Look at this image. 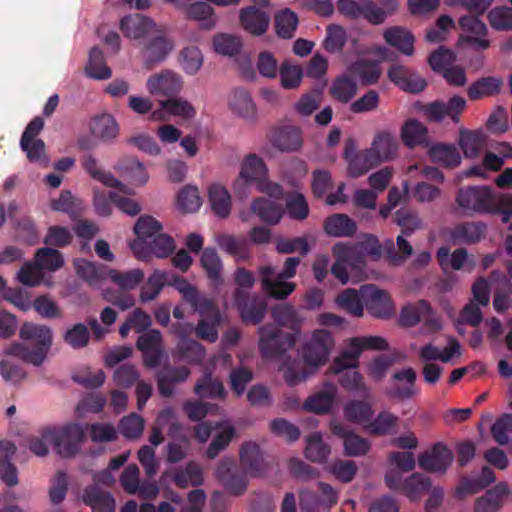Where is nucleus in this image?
<instances>
[{
  "instance_id": "nucleus-22",
  "label": "nucleus",
  "mask_w": 512,
  "mask_h": 512,
  "mask_svg": "<svg viewBox=\"0 0 512 512\" xmlns=\"http://www.w3.org/2000/svg\"><path fill=\"white\" fill-rule=\"evenodd\" d=\"M487 225L481 221L462 222L450 229V241L458 244H475L485 238Z\"/></svg>"
},
{
  "instance_id": "nucleus-49",
  "label": "nucleus",
  "mask_w": 512,
  "mask_h": 512,
  "mask_svg": "<svg viewBox=\"0 0 512 512\" xmlns=\"http://www.w3.org/2000/svg\"><path fill=\"white\" fill-rule=\"evenodd\" d=\"M344 415L348 421L365 427L373 418L374 411L370 404L361 400H352L345 406Z\"/></svg>"
},
{
  "instance_id": "nucleus-4",
  "label": "nucleus",
  "mask_w": 512,
  "mask_h": 512,
  "mask_svg": "<svg viewBox=\"0 0 512 512\" xmlns=\"http://www.w3.org/2000/svg\"><path fill=\"white\" fill-rule=\"evenodd\" d=\"M259 349L264 358H276L295 345V336L281 329L264 326L259 329Z\"/></svg>"
},
{
  "instance_id": "nucleus-40",
  "label": "nucleus",
  "mask_w": 512,
  "mask_h": 512,
  "mask_svg": "<svg viewBox=\"0 0 512 512\" xmlns=\"http://www.w3.org/2000/svg\"><path fill=\"white\" fill-rule=\"evenodd\" d=\"M167 283H169V272L159 269L154 270L141 287L140 301L146 303L156 299Z\"/></svg>"
},
{
  "instance_id": "nucleus-57",
  "label": "nucleus",
  "mask_w": 512,
  "mask_h": 512,
  "mask_svg": "<svg viewBox=\"0 0 512 512\" xmlns=\"http://www.w3.org/2000/svg\"><path fill=\"white\" fill-rule=\"evenodd\" d=\"M347 42L346 30L338 24H329L326 27V37L323 41L324 49L329 53H339Z\"/></svg>"
},
{
  "instance_id": "nucleus-29",
  "label": "nucleus",
  "mask_w": 512,
  "mask_h": 512,
  "mask_svg": "<svg viewBox=\"0 0 512 512\" xmlns=\"http://www.w3.org/2000/svg\"><path fill=\"white\" fill-rule=\"evenodd\" d=\"M503 87V80L499 77L486 76L477 79L467 89L470 100L476 101L483 98L493 97L500 93Z\"/></svg>"
},
{
  "instance_id": "nucleus-13",
  "label": "nucleus",
  "mask_w": 512,
  "mask_h": 512,
  "mask_svg": "<svg viewBox=\"0 0 512 512\" xmlns=\"http://www.w3.org/2000/svg\"><path fill=\"white\" fill-rule=\"evenodd\" d=\"M459 26L463 32L471 35H460L458 45L469 44L476 50H485L490 46L489 40L483 38L487 34V27L478 16H462Z\"/></svg>"
},
{
  "instance_id": "nucleus-19",
  "label": "nucleus",
  "mask_w": 512,
  "mask_h": 512,
  "mask_svg": "<svg viewBox=\"0 0 512 512\" xmlns=\"http://www.w3.org/2000/svg\"><path fill=\"white\" fill-rule=\"evenodd\" d=\"M389 79L402 90L410 93H419L425 89L427 83L415 71L402 65H393L388 70Z\"/></svg>"
},
{
  "instance_id": "nucleus-27",
  "label": "nucleus",
  "mask_w": 512,
  "mask_h": 512,
  "mask_svg": "<svg viewBox=\"0 0 512 512\" xmlns=\"http://www.w3.org/2000/svg\"><path fill=\"white\" fill-rule=\"evenodd\" d=\"M323 229L331 237H352L357 231V225L348 215L336 213L325 219Z\"/></svg>"
},
{
  "instance_id": "nucleus-33",
  "label": "nucleus",
  "mask_w": 512,
  "mask_h": 512,
  "mask_svg": "<svg viewBox=\"0 0 512 512\" xmlns=\"http://www.w3.org/2000/svg\"><path fill=\"white\" fill-rule=\"evenodd\" d=\"M15 452L16 447L12 442H0V469L3 471L1 478L3 482L9 487H13L18 484L17 468L14 464L11 463V459L13 458Z\"/></svg>"
},
{
  "instance_id": "nucleus-5",
  "label": "nucleus",
  "mask_w": 512,
  "mask_h": 512,
  "mask_svg": "<svg viewBox=\"0 0 512 512\" xmlns=\"http://www.w3.org/2000/svg\"><path fill=\"white\" fill-rule=\"evenodd\" d=\"M458 205L478 214L491 213L494 208V194L489 186H468L461 188L456 196Z\"/></svg>"
},
{
  "instance_id": "nucleus-2",
  "label": "nucleus",
  "mask_w": 512,
  "mask_h": 512,
  "mask_svg": "<svg viewBox=\"0 0 512 512\" xmlns=\"http://www.w3.org/2000/svg\"><path fill=\"white\" fill-rule=\"evenodd\" d=\"M41 434L63 458L78 454L85 436L83 427L78 423H68L61 427H45L41 429Z\"/></svg>"
},
{
  "instance_id": "nucleus-51",
  "label": "nucleus",
  "mask_w": 512,
  "mask_h": 512,
  "mask_svg": "<svg viewBox=\"0 0 512 512\" xmlns=\"http://www.w3.org/2000/svg\"><path fill=\"white\" fill-rule=\"evenodd\" d=\"M109 278L123 291H130L136 288L144 279L143 270L136 268L129 271L109 270Z\"/></svg>"
},
{
  "instance_id": "nucleus-44",
  "label": "nucleus",
  "mask_w": 512,
  "mask_h": 512,
  "mask_svg": "<svg viewBox=\"0 0 512 512\" xmlns=\"http://www.w3.org/2000/svg\"><path fill=\"white\" fill-rule=\"evenodd\" d=\"M275 32L281 39L294 37L299 24L298 15L289 8L278 11L274 17Z\"/></svg>"
},
{
  "instance_id": "nucleus-30",
  "label": "nucleus",
  "mask_w": 512,
  "mask_h": 512,
  "mask_svg": "<svg viewBox=\"0 0 512 512\" xmlns=\"http://www.w3.org/2000/svg\"><path fill=\"white\" fill-rule=\"evenodd\" d=\"M397 149V139L389 132H380L376 134L372 145L369 148V150L377 157L378 164L392 160L397 154Z\"/></svg>"
},
{
  "instance_id": "nucleus-62",
  "label": "nucleus",
  "mask_w": 512,
  "mask_h": 512,
  "mask_svg": "<svg viewBox=\"0 0 512 512\" xmlns=\"http://www.w3.org/2000/svg\"><path fill=\"white\" fill-rule=\"evenodd\" d=\"M360 356L359 349L353 344V340H350L349 347L343 350L338 357L335 358L331 365V369L334 373L340 374L344 370L350 368H356L358 366V359Z\"/></svg>"
},
{
  "instance_id": "nucleus-52",
  "label": "nucleus",
  "mask_w": 512,
  "mask_h": 512,
  "mask_svg": "<svg viewBox=\"0 0 512 512\" xmlns=\"http://www.w3.org/2000/svg\"><path fill=\"white\" fill-rule=\"evenodd\" d=\"M431 487V479L421 473H413L403 483V490L411 501L420 499Z\"/></svg>"
},
{
  "instance_id": "nucleus-31",
  "label": "nucleus",
  "mask_w": 512,
  "mask_h": 512,
  "mask_svg": "<svg viewBox=\"0 0 512 512\" xmlns=\"http://www.w3.org/2000/svg\"><path fill=\"white\" fill-rule=\"evenodd\" d=\"M240 462L244 469L252 476H259L265 470V463L259 446L254 442L242 444L240 449Z\"/></svg>"
},
{
  "instance_id": "nucleus-60",
  "label": "nucleus",
  "mask_w": 512,
  "mask_h": 512,
  "mask_svg": "<svg viewBox=\"0 0 512 512\" xmlns=\"http://www.w3.org/2000/svg\"><path fill=\"white\" fill-rule=\"evenodd\" d=\"M35 261L41 270L56 271L64 265L63 255L60 251L44 247L37 250Z\"/></svg>"
},
{
  "instance_id": "nucleus-1",
  "label": "nucleus",
  "mask_w": 512,
  "mask_h": 512,
  "mask_svg": "<svg viewBox=\"0 0 512 512\" xmlns=\"http://www.w3.org/2000/svg\"><path fill=\"white\" fill-rule=\"evenodd\" d=\"M20 338L35 344V348L30 349L21 343H12L5 353L16 356L34 366H40L46 359L47 353L52 345V331L45 325L33 323H24L20 328Z\"/></svg>"
},
{
  "instance_id": "nucleus-28",
  "label": "nucleus",
  "mask_w": 512,
  "mask_h": 512,
  "mask_svg": "<svg viewBox=\"0 0 512 512\" xmlns=\"http://www.w3.org/2000/svg\"><path fill=\"white\" fill-rule=\"evenodd\" d=\"M205 354L204 346L193 339L179 340L172 352L174 360L188 364H200Z\"/></svg>"
},
{
  "instance_id": "nucleus-35",
  "label": "nucleus",
  "mask_w": 512,
  "mask_h": 512,
  "mask_svg": "<svg viewBox=\"0 0 512 512\" xmlns=\"http://www.w3.org/2000/svg\"><path fill=\"white\" fill-rule=\"evenodd\" d=\"M251 210L261 221L275 225L283 216V208L279 203L270 199L259 197L253 200Z\"/></svg>"
},
{
  "instance_id": "nucleus-20",
  "label": "nucleus",
  "mask_w": 512,
  "mask_h": 512,
  "mask_svg": "<svg viewBox=\"0 0 512 512\" xmlns=\"http://www.w3.org/2000/svg\"><path fill=\"white\" fill-rule=\"evenodd\" d=\"M82 500L92 512H115L116 509L113 495L96 484L88 485L83 490Z\"/></svg>"
},
{
  "instance_id": "nucleus-54",
  "label": "nucleus",
  "mask_w": 512,
  "mask_h": 512,
  "mask_svg": "<svg viewBox=\"0 0 512 512\" xmlns=\"http://www.w3.org/2000/svg\"><path fill=\"white\" fill-rule=\"evenodd\" d=\"M503 165V157L493 152H486L483 157L482 163L471 166L468 170H466L465 176L487 178L488 172L499 171L501 170Z\"/></svg>"
},
{
  "instance_id": "nucleus-15",
  "label": "nucleus",
  "mask_w": 512,
  "mask_h": 512,
  "mask_svg": "<svg viewBox=\"0 0 512 512\" xmlns=\"http://www.w3.org/2000/svg\"><path fill=\"white\" fill-rule=\"evenodd\" d=\"M239 23L250 35H264L270 26V15L255 5L243 7L239 11Z\"/></svg>"
},
{
  "instance_id": "nucleus-16",
  "label": "nucleus",
  "mask_w": 512,
  "mask_h": 512,
  "mask_svg": "<svg viewBox=\"0 0 512 512\" xmlns=\"http://www.w3.org/2000/svg\"><path fill=\"white\" fill-rule=\"evenodd\" d=\"M261 276L262 289L267 295L274 299H286L296 288L295 283L280 280L278 276L273 278L276 274L275 268L268 266H261L258 269Z\"/></svg>"
},
{
  "instance_id": "nucleus-18",
  "label": "nucleus",
  "mask_w": 512,
  "mask_h": 512,
  "mask_svg": "<svg viewBox=\"0 0 512 512\" xmlns=\"http://www.w3.org/2000/svg\"><path fill=\"white\" fill-rule=\"evenodd\" d=\"M155 29H157L155 22L139 13L127 15L120 21V30L130 39H146Z\"/></svg>"
},
{
  "instance_id": "nucleus-38",
  "label": "nucleus",
  "mask_w": 512,
  "mask_h": 512,
  "mask_svg": "<svg viewBox=\"0 0 512 512\" xmlns=\"http://www.w3.org/2000/svg\"><path fill=\"white\" fill-rule=\"evenodd\" d=\"M218 244L222 250L240 260L251 257L250 241L246 237L223 234L218 237Z\"/></svg>"
},
{
  "instance_id": "nucleus-46",
  "label": "nucleus",
  "mask_w": 512,
  "mask_h": 512,
  "mask_svg": "<svg viewBox=\"0 0 512 512\" xmlns=\"http://www.w3.org/2000/svg\"><path fill=\"white\" fill-rule=\"evenodd\" d=\"M230 109L243 118H253L256 107L250 93L243 88L233 90L229 98Z\"/></svg>"
},
{
  "instance_id": "nucleus-50",
  "label": "nucleus",
  "mask_w": 512,
  "mask_h": 512,
  "mask_svg": "<svg viewBox=\"0 0 512 512\" xmlns=\"http://www.w3.org/2000/svg\"><path fill=\"white\" fill-rule=\"evenodd\" d=\"M399 382L405 381V384H398L393 389L391 396L399 399H409L416 393L415 381L416 373L412 368H406L398 371L393 376Z\"/></svg>"
},
{
  "instance_id": "nucleus-11",
  "label": "nucleus",
  "mask_w": 512,
  "mask_h": 512,
  "mask_svg": "<svg viewBox=\"0 0 512 512\" xmlns=\"http://www.w3.org/2000/svg\"><path fill=\"white\" fill-rule=\"evenodd\" d=\"M362 297L368 312L377 318H389L394 313L390 295L373 284L361 286Z\"/></svg>"
},
{
  "instance_id": "nucleus-55",
  "label": "nucleus",
  "mask_w": 512,
  "mask_h": 512,
  "mask_svg": "<svg viewBox=\"0 0 512 512\" xmlns=\"http://www.w3.org/2000/svg\"><path fill=\"white\" fill-rule=\"evenodd\" d=\"M352 72L363 85H372L378 82L381 69L376 61L359 60L352 66Z\"/></svg>"
},
{
  "instance_id": "nucleus-17",
  "label": "nucleus",
  "mask_w": 512,
  "mask_h": 512,
  "mask_svg": "<svg viewBox=\"0 0 512 512\" xmlns=\"http://www.w3.org/2000/svg\"><path fill=\"white\" fill-rule=\"evenodd\" d=\"M191 371L186 366H164L157 374L158 391L163 397H171L175 393V386L184 383Z\"/></svg>"
},
{
  "instance_id": "nucleus-53",
  "label": "nucleus",
  "mask_w": 512,
  "mask_h": 512,
  "mask_svg": "<svg viewBox=\"0 0 512 512\" xmlns=\"http://www.w3.org/2000/svg\"><path fill=\"white\" fill-rule=\"evenodd\" d=\"M484 144L485 138L481 132L460 128L459 145L466 157L478 156Z\"/></svg>"
},
{
  "instance_id": "nucleus-58",
  "label": "nucleus",
  "mask_w": 512,
  "mask_h": 512,
  "mask_svg": "<svg viewBox=\"0 0 512 512\" xmlns=\"http://www.w3.org/2000/svg\"><path fill=\"white\" fill-rule=\"evenodd\" d=\"M330 454V447L324 443L320 433H312L307 438L305 457L312 462H324Z\"/></svg>"
},
{
  "instance_id": "nucleus-23",
  "label": "nucleus",
  "mask_w": 512,
  "mask_h": 512,
  "mask_svg": "<svg viewBox=\"0 0 512 512\" xmlns=\"http://www.w3.org/2000/svg\"><path fill=\"white\" fill-rule=\"evenodd\" d=\"M332 432L343 439L345 455L351 457L364 456L371 448V443L341 424L334 425Z\"/></svg>"
},
{
  "instance_id": "nucleus-64",
  "label": "nucleus",
  "mask_w": 512,
  "mask_h": 512,
  "mask_svg": "<svg viewBox=\"0 0 512 512\" xmlns=\"http://www.w3.org/2000/svg\"><path fill=\"white\" fill-rule=\"evenodd\" d=\"M63 340L73 349H82L89 343L90 331L85 324L77 323L65 332Z\"/></svg>"
},
{
  "instance_id": "nucleus-25",
  "label": "nucleus",
  "mask_w": 512,
  "mask_h": 512,
  "mask_svg": "<svg viewBox=\"0 0 512 512\" xmlns=\"http://www.w3.org/2000/svg\"><path fill=\"white\" fill-rule=\"evenodd\" d=\"M383 38L387 44L402 54L407 56L413 55L415 38L406 28L402 26L389 27L384 30Z\"/></svg>"
},
{
  "instance_id": "nucleus-56",
  "label": "nucleus",
  "mask_w": 512,
  "mask_h": 512,
  "mask_svg": "<svg viewBox=\"0 0 512 512\" xmlns=\"http://www.w3.org/2000/svg\"><path fill=\"white\" fill-rule=\"evenodd\" d=\"M356 94L357 85L347 76L336 78L330 87V95L332 98L341 103H348Z\"/></svg>"
},
{
  "instance_id": "nucleus-6",
  "label": "nucleus",
  "mask_w": 512,
  "mask_h": 512,
  "mask_svg": "<svg viewBox=\"0 0 512 512\" xmlns=\"http://www.w3.org/2000/svg\"><path fill=\"white\" fill-rule=\"evenodd\" d=\"M334 347L331 333L324 329L315 330L308 342L302 348L304 362L311 367L324 365Z\"/></svg>"
},
{
  "instance_id": "nucleus-61",
  "label": "nucleus",
  "mask_w": 512,
  "mask_h": 512,
  "mask_svg": "<svg viewBox=\"0 0 512 512\" xmlns=\"http://www.w3.org/2000/svg\"><path fill=\"white\" fill-rule=\"evenodd\" d=\"M160 105L170 112V116H177L186 120L196 116L194 106L189 101L176 96L160 101Z\"/></svg>"
},
{
  "instance_id": "nucleus-42",
  "label": "nucleus",
  "mask_w": 512,
  "mask_h": 512,
  "mask_svg": "<svg viewBox=\"0 0 512 512\" xmlns=\"http://www.w3.org/2000/svg\"><path fill=\"white\" fill-rule=\"evenodd\" d=\"M239 174L250 182L259 185L267 179L268 169L262 158L256 154H249L243 160Z\"/></svg>"
},
{
  "instance_id": "nucleus-10",
  "label": "nucleus",
  "mask_w": 512,
  "mask_h": 512,
  "mask_svg": "<svg viewBox=\"0 0 512 512\" xmlns=\"http://www.w3.org/2000/svg\"><path fill=\"white\" fill-rule=\"evenodd\" d=\"M131 249L137 259L147 261L152 255L168 257L175 249V242L171 236L159 232L147 241L134 240Z\"/></svg>"
},
{
  "instance_id": "nucleus-48",
  "label": "nucleus",
  "mask_w": 512,
  "mask_h": 512,
  "mask_svg": "<svg viewBox=\"0 0 512 512\" xmlns=\"http://www.w3.org/2000/svg\"><path fill=\"white\" fill-rule=\"evenodd\" d=\"M337 304L353 316L360 317L363 315L364 299L362 297L361 288L359 290L347 288L342 291L336 298Z\"/></svg>"
},
{
  "instance_id": "nucleus-24",
  "label": "nucleus",
  "mask_w": 512,
  "mask_h": 512,
  "mask_svg": "<svg viewBox=\"0 0 512 512\" xmlns=\"http://www.w3.org/2000/svg\"><path fill=\"white\" fill-rule=\"evenodd\" d=\"M273 147L282 152H293L302 146L300 129L294 126H284L274 129L270 136Z\"/></svg>"
},
{
  "instance_id": "nucleus-26",
  "label": "nucleus",
  "mask_w": 512,
  "mask_h": 512,
  "mask_svg": "<svg viewBox=\"0 0 512 512\" xmlns=\"http://www.w3.org/2000/svg\"><path fill=\"white\" fill-rule=\"evenodd\" d=\"M383 7H379L373 0H363L361 17L372 25L384 23L389 15L398 8L396 0H380Z\"/></svg>"
},
{
  "instance_id": "nucleus-32",
  "label": "nucleus",
  "mask_w": 512,
  "mask_h": 512,
  "mask_svg": "<svg viewBox=\"0 0 512 512\" xmlns=\"http://www.w3.org/2000/svg\"><path fill=\"white\" fill-rule=\"evenodd\" d=\"M82 168L94 180L103 183L106 186L114 187L126 193L125 186L116 179L110 172L103 171L98 164V160L92 154H85L80 159Z\"/></svg>"
},
{
  "instance_id": "nucleus-12",
  "label": "nucleus",
  "mask_w": 512,
  "mask_h": 512,
  "mask_svg": "<svg viewBox=\"0 0 512 512\" xmlns=\"http://www.w3.org/2000/svg\"><path fill=\"white\" fill-rule=\"evenodd\" d=\"M136 347L143 354V364L147 368L157 367L163 356V337L159 330L149 329L142 332Z\"/></svg>"
},
{
  "instance_id": "nucleus-59",
  "label": "nucleus",
  "mask_w": 512,
  "mask_h": 512,
  "mask_svg": "<svg viewBox=\"0 0 512 512\" xmlns=\"http://www.w3.org/2000/svg\"><path fill=\"white\" fill-rule=\"evenodd\" d=\"M185 15L188 19L202 21L204 29H211L215 25L213 8L206 2H195L185 8Z\"/></svg>"
},
{
  "instance_id": "nucleus-36",
  "label": "nucleus",
  "mask_w": 512,
  "mask_h": 512,
  "mask_svg": "<svg viewBox=\"0 0 512 512\" xmlns=\"http://www.w3.org/2000/svg\"><path fill=\"white\" fill-rule=\"evenodd\" d=\"M93 136L104 142L114 140L119 133V126L115 118L110 114H102L94 117L90 123Z\"/></svg>"
},
{
  "instance_id": "nucleus-45",
  "label": "nucleus",
  "mask_w": 512,
  "mask_h": 512,
  "mask_svg": "<svg viewBox=\"0 0 512 512\" xmlns=\"http://www.w3.org/2000/svg\"><path fill=\"white\" fill-rule=\"evenodd\" d=\"M194 392L202 399L224 398L226 391L223 383L213 378L211 373H205L195 384Z\"/></svg>"
},
{
  "instance_id": "nucleus-3",
  "label": "nucleus",
  "mask_w": 512,
  "mask_h": 512,
  "mask_svg": "<svg viewBox=\"0 0 512 512\" xmlns=\"http://www.w3.org/2000/svg\"><path fill=\"white\" fill-rule=\"evenodd\" d=\"M215 477L231 495L240 496L247 490V475L232 457H223L218 462Z\"/></svg>"
},
{
  "instance_id": "nucleus-14",
  "label": "nucleus",
  "mask_w": 512,
  "mask_h": 512,
  "mask_svg": "<svg viewBox=\"0 0 512 512\" xmlns=\"http://www.w3.org/2000/svg\"><path fill=\"white\" fill-rule=\"evenodd\" d=\"M147 90L152 95H161L171 98L180 93L183 87V81L180 75L171 71L164 70L153 74L147 79Z\"/></svg>"
},
{
  "instance_id": "nucleus-39",
  "label": "nucleus",
  "mask_w": 512,
  "mask_h": 512,
  "mask_svg": "<svg viewBox=\"0 0 512 512\" xmlns=\"http://www.w3.org/2000/svg\"><path fill=\"white\" fill-rule=\"evenodd\" d=\"M401 138L403 143L409 148L427 145L428 131L426 126L418 120L409 119L401 129Z\"/></svg>"
},
{
  "instance_id": "nucleus-47",
  "label": "nucleus",
  "mask_w": 512,
  "mask_h": 512,
  "mask_svg": "<svg viewBox=\"0 0 512 512\" xmlns=\"http://www.w3.org/2000/svg\"><path fill=\"white\" fill-rule=\"evenodd\" d=\"M200 263L207 277L214 285L222 284V261L215 248H205L202 252Z\"/></svg>"
},
{
  "instance_id": "nucleus-34",
  "label": "nucleus",
  "mask_w": 512,
  "mask_h": 512,
  "mask_svg": "<svg viewBox=\"0 0 512 512\" xmlns=\"http://www.w3.org/2000/svg\"><path fill=\"white\" fill-rule=\"evenodd\" d=\"M448 457L447 448L441 443H436L430 450L421 453L418 457V465L425 471H444Z\"/></svg>"
},
{
  "instance_id": "nucleus-8",
  "label": "nucleus",
  "mask_w": 512,
  "mask_h": 512,
  "mask_svg": "<svg viewBox=\"0 0 512 512\" xmlns=\"http://www.w3.org/2000/svg\"><path fill=\"white\" fill-rule=\"evenodd\" d=\"M173 42L160 30L155 29L145 39L141 49L143 64L147 69H152L163 62L173 50Z\"/></svg>"
},
{
  "instance_id": "nucleus-9",
  "label": "nucleus",
  "mask_w": 512,
  "mask_h": 512,
  "mask_svg": "<svg viewBox=\"0 0 512 512\" xmlns=\"http://www.w3.org/2000/svg\"><path fill=\"white\" fill-rule=\"evenodd\" d=\"M343 157L347 161V173L351 178H358L379 165L377 157L369 148L356 151V142L353 138L345 141Z\"/></svg>"
},
{
  "instance_id": "nucleus-63",
  "label": "nucleus",
  "mask_w": 512,
  "mask_h": 512,
  "mask_svg": "<svg viewBox=\"0 0 512 512\" xmlns=\"http://www.w3.org/2000/svg\"><path fill=\"white\" fill-rule=\"evenodd\" d=\"M490 26L497 31L512 30V8L499 6L491 9L487 14Z\"/></svg>"
},
{
  "instance_id": "nucleus-41",
  "label": "nucleus",
  "mask_w": 512,
  "mask_h": 512,
  "mask_svg": "<svg viewBox=\"0 0 512 512\" xmlns=\"http://www.w3.org/2000/svg\"><path fill=\"white\" fill-rule=\"evenodd\" d=\"M430 313V304L425 300H420L415 304H409L402 308L399 322L404 327H413L421 320L429 321Z\"/></svg>"
},
{
  "instance_id": "nucleus-7",
  "label": "nucleus",
  "mask_w": 512,
  "mask_h": 512,
  "mask_svg": "<svg viewBox=\"0 0 512 512\" xmlns=\"http://www.w3.org/2000/svg\"><path fill=\"white\" fill-rule=\"evenodd\" d=\"M233 302L245 324L257 325L266 315L267 302L258 294L251 295L245 290L235 289Z\"/></svg>"
},
{
  "instance_id": "nucleus-37",
  "label": "nucleus",
  "mask_w": 512,
  "mask_h": 512,
  "mask_svg": "<svg viewBox=\"0 0 512 512\" xmlns=\"http://www.w3.org/2000/svg\"><path fill=\"white\" fill-rule=\"evenodd\" d=\"M399 418L388 412H380L374 419H371L365 426L367 433L374 436H386L396 434L398 431Z\"/></svg>"
},
{
  "instance_id": "nucleus-43",
  "label": "nucleus",
  "mask_w": 512,
  "mask_h": 512,
  "mask_svg": "<svg viewBox=\"0 0 512 512\" xmlns=\"http://www.w3.org/2000/svg\"><path fill=\"white\" fill-rule=\"evenodd\" d=\"M208 198L212 211L220 218H227L231 212V197L225 187L212 184L208 188Z\"/></svg>"
},
{
  "instance_id": "nucleus-21",
  "label": "nucleus",
  "mask_w": 512,
  "mask_h": 512,
  "mask_svg": "<svg viewBox=\"0 0 512 512\" xmlns=\"http://www.w3.org/2000/svg\"><path fill=\"white\" fill-rule=\"evenodd\" d=\"M509 494L510 490L505 482L496 484L475 500L474 512H498Z\"/></svg>"
}]
</instances>
